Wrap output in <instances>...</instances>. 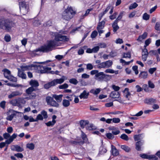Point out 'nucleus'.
I'll return each instance as SVG.
<instances>
[{
    "label": "nucleus",
    "instance_id": "nucleus-26",
    "mask_svg": "<svg viewBox=\"0 0 160 160\" xmlns=\"http://www.w3.org/2000/svg\"><path fill=\"white\" fill-rule=\"evenodd\" d=\"M118 22L117 21H115L112 24V27L113 28V31L116 32L119 28V27L118 25Z\"/></svg>",
    "mask_w": 160,
    "mask_h": 160
},
{
    "label": "nucleus",
    "instance_id": "nucleus-38",
    "mask_svg": "<svg viewBox=\"0 0 160 160\" xmlns=\"http://www.w3.org/2000/svg\"><path fill=\"white\" fill-rule=\"evenodd\" d=\"M7 79L10 81L14 82H17V78L12 75L9 77Z\"/></svg>",
    "mask_w": 160,
    "mask_h": 160
},
{
    "label": "nucleus",
    "instance_id": "nucleus-13",
    "mask_svg": "<svg viewBox=\"0 0 160 160\" xmlns=\"http://www.w3.org/2000/svg\"><path fill=\"white\" fill-rule=\"evenodd\" d=\"M120 94L118 92L112 91L110 94V97L112 98H117L119 97Z\"/></svg>",
    "mask_w": 160,
    "mask_h": 160
},
{
    "label": "nucleus",
    "instance_id": "nucleus-4",
    "mask_svg": "<svg viewBox=\"0 0 160 160\" xmlns=\"http://www.w3.org/2000/svg\"><path fill=\"white\" fill-rule=\"evenodd\" d=\"M76 13L72 7H68L63 12L62 18L66 20H69L73 17Z\"/></svg>",
    "mask_w": 160,
    "mask_h": 160
},
{
    "label": "nucleus",
    "instance_id": "nucleus-29",
    "mask_svg": "<svg viewBox=\"0 0 160 160\" xmlns=\"http://www.w3.org/2000/svg\"><path fill=\"white\" fill-rule=\"evenodd\" d=\"M107 152V150L106 148H104L103 147H101L99 149V151L98 154L102 155L106 153Z\"/></svg>",
    "mask_w": 160,
    "mask_h": 160
},
{
    "label": "nucleus",
    "instance_id": "nucleus-21",
    "mask_svg": "<svg viewBox=\"0 0 160 160\" xmlns=\"http://www.w3.org/2000/svg\"><path fill=\"white\" fill-rule=\"evenodd\" d=\"M18 76L23 79H26L27 78L26 75L23 72L19 69L18 72Z\"/></svg>",
    "mask_w": 160,
    "mask_h": 160
},
{
    "label": "nucleus",
    "instance_id": "nucleus-44",
    "mask_svg": "<svg viewBox=\"0 0 160 160\" xmlns=\"http://www.w3.org/2000/svg\"><path fill=\"white\" fill-rule=\"evenodd\" d=\"M123 55L122 58H131V53L130 52H128L127 53H123Z\"/></svg>",
    "mask_w": 160,
    "mask_h": 160
},
{
    "label": "nucleus",
    "instance_id": "nucleus-8",
    "mask_svg": "<svg viewBox=\"0 0 160 160\" xmlns=\"http://www.w3.org/2000/svg\"><path fill=\"white\" fill-rule=\"evenodd\" d=\"M46 100L47 104L51 106L58 108L59 104L56 101L54 100L50 96H48L46 98Z\"/></svg>",
    "mask_w": 160,
    "mask_h": 160
},
{
    "label": "nucleus",
    "instance_id": "nucleus-60",
    "mask_svg": "<svg viewBox=\"0 0 160 160\" xmlns=\"http://www.w3.org/2000/svg\"><path fill=\"white\" fill-rule=\"evenodd\" d=\"M16 99H12L9 102V103L13 106H16Z\"/></svg>",
    "mask_w": 160,
    "mask_h": 160
},
{
    "label": "nucleus",
    "instance_id": "nucleus-36",
    "mask_svg": "<svg viewBox=\"0 0 160 160\" xmlns=\"http://www.w3.org/2000/svg\"><path fill=\"white\" fill-rule=\"evenodd\" d=\"M126 92H127V93H126V94L125 97L126 98L128 99V100H129V99L128 98V97L130 96L131 94L130 92L129 91V89L128 88H126L123 91L124 93H125Z\"/></svg>",
    "mask_w": 160,
    "mask_h": 160
},
{
    "label": "nucleus",
    "instance_id": "nucleus-63",
    "mask_svg": "<svg viewBox=\"0 0 160 160\" xmlns=\"http://www.w3.org/2000/svg\"><path fill=\"white\" fill-rule=\"evenodd\" d=\"M112 122L115 123H118L120 122V120L119 118H113L112 119Z\"/></svg>",
    "mask_w": 160,
    "mask_h": 160
},
{
    "label": "nucleus",
    "instance_id": "nucleus-6",
    "mask_svg": "<svg viewBox=\"0 0 160 160\" xmlns=\"http://www.w3.org/2000/svg\"><path fill=\"white\" fill-rule=\"evenodd\" d=\"M111 78V75L105 74L103 72H98L94 76L95 79L98 81L109 80Z\"/></svg>",
    "mask_w": 160,
    "mask_h": 160
},
{
    "label": "nucleus",
    "instance_id": "nucleus-45",
    "mask_svg": "<svg viewBox=\"0 0 160 160\" xmlns=\"http://www.w3.org/2000/svg\"><path fill=\"white\" fill-rule=\"evenodd\" d=\"M150 18V15L148 14L147 13H144L142 16V18L143 19L147 20H148Z\"/></svg>",
    "mask_w": 160,
    "mask_h": 160
},
{
    "label": "nucleus",
    "instance_id": "nucleus-47",
    "mask_svg": "<svg viewBox=\"0 0 160 160\" xmlns=\"http://www.w3.org/2000/svg\"><path fill=\"white\" fill-rule=\"evenodd\" d=\"M149 158L148 159L149 160H158V158H157L155 155H150L149 156Z\"/></svg>",
    "mask_w": 160,
    "mask_h": 160
},
{
    "label": "nucleus",
    "instance_id": "nucleus-54",
    "mask_svg": "<svg viewBox=\"0 0 160 160\" xmlns=\"http://www.w3.org/2000/svg\"><path fill=\"white\" fill-rule=\"evenodd\" d=\"M132 69L135 72V73L136 75H137L138 73V66L135 65L133 66Z\"/></svg>",
    "mask_w": 160,
    "mask_h": 160
},
{
    "label": "nucleus",
    "instance_id": "nucleus-62",
    "mask_svg": "<svg viewBox=\"0 0 160 160\" xmlns=\"http://www.w3.org/2000/svg\"><path fill=\"white\" fill-rule=\"evenodd\" d=\"M86 68L88 70H91L93 68V66L91 63H88L87 65Z\"/></svg>",
    "mask_w": 160,
    "mask_h": 160
},
{
    "label": "nucleus",
    "instance_id": "nucleus-20",
    "mask_svg": "<svg viewBox=\"0 0 160 160\" xmlns=\"http://www.w3.org/2000/svg\"><path fill=\"white\" fill-rule=\"evenodd\" d=\"M12 113L7 118V119L8 120L11 121L12 120L14 117L16 116V113H19V112L15 111L14 110H12Z\"/></svg>",
    "mask_w": 160,
    "mask_h": 160
},
{
    "label": "nucleus",
    "instance_id": "nucleus-24",
    "mask_svg": "<svg viewBox=\"0 0 160 160\" xmlns=\"http://www.w3.org/2000/svg\"><path fill=\"white\" fill-rule=\"evenodd\" d=\"M105 24V21L104 20H103L101 22H99L97 27V29H98L99 28L102 29L104 28Z\"/></svg>",
    "mask_w": 160,
    "mask_h": 160
},
{
    "label": "nucleus",
    "instance_id": "nucleus-18",
    "mask_svg": "<svg viewBox=\"0 0 160 160\" xmlns=\"http://www.w3.org/2000/svg\"><path fill=\"white\" fill-rule=\"evenodd\" d=\"M89 95V92H87L86 90H84L83 92L81 93L79 97L80 98L87 99Z\"/></svg>",
    "mask_w": 160,
    "mask_h": 160
},
{
    "label": "nucleus",
    "instance_id": "nucleus-52",
    "mask_svg": "<svg viewBox=\"0 0 160 160\" xmlns=\"http://www.w3.org/2000/svg\"><path fill=\"white\" fill-rule=\"evenodd\" d=\"M6 102L3 101L0 103V107L3 109H4L5 107Z\"/></svg>",
    "mask_w": 160,
    "mask_h": 160
},
{
    "label": "nucleus",
    "instance_id": "nucleus-25",
    "mask_svg": "<svg viewBox=\"0 0 160 160\" xmlns=\"http://www.w3.org/2000/svg\"><path fill=\"white\" fill-rule=\"evenodd\" d=\"M147 36V33L145 32L142 35L139 36L137 40L139 41H141L143 39H145Z\"/></svg>",
    "mask_w": 160,
    "mask_h": 160
},
{
    "label": "nucleus",
    "instance_id": "nucleus-56",
    "mask_svg": "<svg viewBox=\"0 0 160 160\" xmlns=\"http://www.w3.org/2000/svg\"><path fill=\"white\" fill-rule=\"evenodd\" d=\"M99 46H96L92 48V52L93 53L97 52L99 50Z\"/></svg>",
    "mask_w": 160,
    "mask_h": 160
},
{
    "label": "nucleus",
    "instance_id": "nucleus-37",
    "mask_svg": "<svg viewBox=\"0 0 160 160\" xmlns=\"http://www.w3.org/2000/svg\"><path fill=\"white\" fill-rule=\"evenodd\" d=\"M27 148L29 149L30 150H33L35 147L33 143H28L27 144Z\"/></svg>",
    "mask_w": 160,
    "mask_h": 160
},
{
    "label": "nucleus",
    "instance_id": "nucleus-51",
    "mask_svg": "<svg viewBox=\"0 0 160 160\" xmlns=\"http://www.w3.org/2000/svg\"><path fill=\"white\" fill-rule=\"evenodd\" d=\"M98 33L97 31H94L92 32L91 37L92 38H95L98 35Z\"/></svg>",
    "mask_w": 160,
    "mask_h": 160
},
{
    "label": "nucleus",
    "instance_id": "nucleus-49",
    "mask_svg": "<svg viewBox=\"0 0 160 160\" xmlns=\"http://www.w3.org/2000/svg\"><path fill=\"white\" fill-rule=\"evenodd\" d=\"M141 134H139L138 135H136L134 136V138L135 141H139L141 140Z\"/></svg>",
    "mask_w": 160,
    "mask_h": 160
},
{
    "label": "nucleus",
    "instance_id": "nucleus-34",
    "mask_svg": "<svg viewBox=\"0 0 160 160\" xmlns=\"http://www.w3.org/2000/svg\"><path fill=\"white\" fill-rule=\"evenodd\" d=\"M81 137L82 139L83 140L88 143V138H87L86 135L82 131H81Z\"/></svg>",
    "mask_w": 160,
    "mask_h": 160
},
{
    "label": "nucleus",
    "instance_id": "nucleus-15",
    "mask_svg": "<svg viewBox=\"0 0 160 160\" xmlns=\"http://www.w3.org/2000/svg\"><path fill=\"white\" fill-rule=\"evenodd\" d=\"M63 95L60 94L59 95H57L56 94H53L52 96V98H54L58 102H61L62 100V97Z\"/></svg>",
    "mask_w": 160,
    "mask_h": 160
},
{
    "label": "nucleus",
    "instance_id": "nucleus-2",
    "mask_svg": "<svg viewBox=\"0 0 160 160\" xmlns=\"http://www.w3.org/2000/svg\"><path fill=\"white\" fill-rule=\"evenodd\" d=\"M14 26V22L11 20L4 18H0V29L9 32Z\"/></svg>",
    "mask_w": 160,
    "mask_h": 160
},
{
    "label": "nucleus",
    "instance_id": "nucleus-22",
    "mask_svg": "<svg viewBox=\"0 0 160 160\" xmlns=\"http://www.w3.org/2000/svg\"><path fill=\"white\" fill-rule=\"evenodd\" d=\"M16 106L18 107H20L21 104H24L25 103V101L23 99L21 98H19L16 99Z\"/></svg>",
    "mask_w": 160,
    "mask_h": 160
},
{
    "label": "nucleus",
    "instance_id": "nucleus-64",
    "mask_svg": "<svg viewBox=\"0 0 160 160\" xmlns=\"http://www.w3.org/2000/svg\"><path fill=\"white\" fill-rule=\"evenodd\" d=\"M155 28L157 30H160V24L159 22H156L155 27Z\"/></svg>",
    "mask_w": 160,
    "mask_h": 160
},
{
    "label": "nucleus",
    "instance_id": "nucleus-43",
    "mask_svg": "<svg viewBox=\"0 0 160 160\" xmlns=\"http://www.w3.org/2000/svg\"><path fill=\"white\" fill-rule=\"evenodd\" d=\"M144 90L146 92H149L151 91L149 89V87L147 84H144L143 86Z\"/></svg>",
    "mask_w": 160,
    "mask_h": 160
},
{
    "label": "nucleus",
    "instance_id": "nucleus-9",
    "mask_svg": "<svg viewBox=\"0 0 160 160\" xmlns=\"http://www.w3.org/2000/svg\"><path fill=\"white\" fill-rule=\"evenodd\" d=\"M12 151H16L17 152H22L24 151L23 148L18 145H12L11 147Z\"/></svg>",
    "mask_w": 160,
    "mask_h": 160
},
{
    "label": "nucleus",
    "instance_id": "nucleus-17",
    "mask_svg": "<svg viewBox=\"0 0 160 160\" xmlns=\"http://www.w3.org/2000/svg\"><path fill=\"white\" fill-rule=\"evenodd\" d=\"M17 137V134L16 133H13L11 136H10V138L6 140V142L8 144H10Z\"/></svg>",
    "mask_w": 160,
    "mask_h": 160
},
{
    "label": "nucleus",
    "instance_id": "nucleus-11",
    "mask_svg": "<svg viewBox=\"0 0 160 160\" xmlns=\"http://www.w3.org/2000/svg\"><path fill=\"white\" fill-rule=\"evenodd\" d=\"M22 93L18 91H16L12 92L11 94L8 95V97L9 99H11L12 98L17 96L21 95Z\"/></svg>",
    "mask_w": 160,
    "mask_h": 160
},
{
    "label": "nucleus",
    "instance_id": "nucleus-40",
    "mask_svg": "<svg viewBox=\"0 0 160 160\" xmlns=\"http://www.w3.org/2000/svg\"><path fill=\"white\" fill-rule=\"evenodd\" d=\"M120 137L121 139L126 141L129 140L128 136L125 134H123L121 135Z\"/></svg>",
    "mask_w": 160,
    "mask_h": 160
},
{
    "label": "nucleus",
    "instance_id": "nucleus-35",
    "mask_svg": "<svg viewBox=\"0 0 160 160\" xmlns=\"http://www.w3.org/2000/svg\"><path fill=\"white\" fill-rule=\"evenodd\" d=\"M35 91V89L32 87H30L27 89L26 90V93L28 94H31L32 92Z\"/></svg>",
    "mask_w": 160,
    "mask_h": 160
},
{
    "label": "nucleus",
    "instance_id": "nucleus-1",
    "mask_svg": "<svg viewBox=\"0 0 160 160\" xmlns=\"http://www.w3.org/2000/svg\"><path fill=\"white\" fill-rule=\"evenodd\" d=\"M54 39L48 41L47 44H44L34 50L35 52H47L52 50V48L57 45L56 42H67L69 38L67 36L56 33L54 35Z\"/></svg>",
    "mask_w": 160,
    "mask_h": 160
},
{
    "label": "nucleus",
    "instance_id": "nucleus-41",
    "mask_svg": "<svg viewBox=\"0 0 160 160\" xmlns=\"http://www.w3.org/2000/svg\"><path fill=\"white\" fill-rule=\"evenodd\" d=\"M107 137L109 139H112L114 138V136L113 134L111 133H107L106 134Z\"/></svg>",
    "mask_w": 160,
    "mask_h": 160
},
{
    "label": "nucleus",
    "instance_id": "nucleus-50",
    "mask_svg": "<svg viewBox=\"0 0 160 160\" xmlns=\"http://www.w3.org/2000/svg\"><path fill=\"white\" fill-rule=\"evenodd\" d=\"M56 123L52 121H49L48 122L45 123L46 125L48 127L52 126H53Z\"/></svg>",
    "mask_w": 160,
    "mask_h": 160
},
{
    "label": "nucleus",
    "instance_id": "nucleus-12",
    "mask_svg": "<svg viewBox=\"0 0 160 160\" xmlns=\"http://www.w3.org/2000/svg\"><path fill=\"white\" fill-rule=\"evenodd\" d=\"M29 84L33 88L37 87L39 86V83L38 81L35 80H31L29 82Z\"/></svg>",
    "mask_w": 160,
    "mask_h": 160
},
{
    "label": "nucleus",
    "instance_id": "nucleus-58",
    "mask_svg": "<svg viewBox=\"0 0 160 160\" xmlns=\"http://www.w3.org/2000/svg\"><path fill=\"white\" fill-rule=\"evenodd\" d=\"M148 83L149 88H155L154 84L150 81H148Z\"/></svg>",
    "mask_w": 160,
    "mask_h": 160
},
{
    "label": "nucleus",
    "instance_id": "nucleus-55",
    "mask_svg": "<svg viewBox=\"0 0 160 160\" xmlns=\"http://www.w3.org/2000/svg\"><path fill=\"white\" fill-rule=\"evenodd\" d=\"M123 15V12H121L120 13L119 16L115 20V21H117V22H118V21L120 20L122 18V17Z\"/></svg>",
    "mask_w": 160,
    "mask_h": 160
},
{
    "label": "nucleus",
    "instance_id": "nucleus-10",
    "mask_svg": "<svg viewBox=\"0 0 160 160\" xmlns=\"http://www.w3.org/2000/svg\"><path fill=\"white\" fill-rule=\"evenodd\" d=\"M144 102L148 105H152L156 102V100L152 98H146L145 99Z\"/></svg>",
    "mask_w": 160,
    "mask_h": 160
},
{
    "label": "nucleus",
    "instance_id": "nucleus-30",
    "mask_svg": "<svg viewBox=\"0 0 160 160\" xmlns=\"http://www.w3.org/2000/svg\"><path fill=\"white\" fill-rule=\"evenodd\" d=\"M148 76V73L146 72H141L139 75V77L141 78H146Z\"/></svg>",
    "mask_w": 160,
    "mask_h": 160
},
{
    "label": "nucleus",
    "instance_id": "nucleus-7",
    "mask_svg": "<svg viewBox=\"0 0 160 160\" xmlns=\"http://www.w3.org/2000/svg\"><path fill=\"white\" fill-rule=\"evenodd\" d=\"M19 8L20 12L23 15H25L28 12L29 6L26 4L25 2L22 1L19 2Z\"/></svg>",
    "mask_w": 160,
    "mask_h": 160
},
{
    "label": "nucleus",
    "instance_id": "nucleus-19",
    "mask_svg": "<svg viewBox=\"0 0 160 160\" xmlns=\"http://www.w3.org/2000/svg\"><path fill=\"white\" fill-rule=\"evenodd\" d=\"M2 72H4V76L7 78L11 75L10 71L7 68L3 69Z\"/></svg>",
    "mask_w": 160,
    "mask_h": 160
},
{
    "label": "nucleus",
    "instance_id": "nucleus-59",
    "mask_svg": "<svg viewBox=\"0 0 160 160\" xmlns=\"http://www.w3.org/2000/svg\"><path fill=\"white\" fill-rule=\"evenodd\" d=\"M14 156L18 158H23V155L22 153H18L15 154Z\"/></svg>",
    "mask_w": 160,
    "mask_h": 160
},
{
    "label": "nucleus",
    "instance_id": "nucleus-48",
    "mask_svg": "<svg viewBox=\"0 0 160 160\" xmlns=\"http://www.w3.org/2000/svg\"><path fill=\"white\" fill-rule=\"evenodd\" d=\"M97 67L99 68H105L104 62H101L97 65Z\"/></svg>",
    "mask_w": 160,
    "mask_h": 160
},
{
    "label": "nucleus",
    "instance_id": "nucleus-27",
    "mask_svg": "<svg viewBox=\"0 0 160 160\" xmlns=\"http://www.w3.org/2000/svg\"><path fill=\"white\" fill-rule=\"evenodd\" d=\"M89 122L88 120H81L80 122V124L81 127L83 128L87 124H88Z\"/></svg>",
    "mask_w": 160,
    "mask_h": 160
},
{
    "label": "nucleus",
    "instance_id": "nucleus-16",
    "mask_svg": "<svg viewBox=\"0 0 160 160\" xmlns=\"http://www.w3.org/2000/svg\"><path fill=\"white\" fill-rule=\"evenodd\" d=\"M112 153L113 156H117L119 154V152L113 145H112Z\"/></svg>",
    "mask_w": 160,
    "mask_h": 160
},
{
    "label": "nucleus",
    "instance_id": "nucleus-31",
    "mask_svg": "<svg viewBox=\"0 0 160 160\" xmlns=\"http://www.w3.org/2000/svg\"><path fill=\"white\" fill-rule=\"evenodd\" d=\"M62 104L64 107H67L70 105V103L68 100L63 99L62 101Z\"/></svg>",
    "mask_w": 160,
    "mask_h": 160
},
{
    "label": "nucleus",
    "instance_id": "nucleus-32",
    "mask_svg": "<svg viewBox=\"0 0 160 160\" xmlns=\"http://www.w3.org/2000/svg\"><path fill=\"white\" fill-rule=\"evenodd\" d=\"M40 114L43 117V119H47L48 118V115L47 114V112L44 110H42Z\"/></svg>",
    "mask_w": 160,
    "mask_h": 160
},
{
    "label": "nucleus",
    "instance_id": "nucleus-39",
    "mask_svg": "<svg viewBox=\"0 0 160 160\" xmlns=\"http://www.w3.org/2000/svg\"><path fill=\"white\" fill-rule=\"evenodd\" d=\"M69 82L72 84H74V85H76L78 83V81L75 78H72L69 80Z\"/></svg>",
    "mask_w": 160,
    "mask_h": 160
},
{
    "label": "nucleus",
    "instance_id": "nucleus-5",
    "mask_svg": "<svg viewBox=\"0 0 160 160\" xmlns=\"http://www.w3.org/2000/svg\"><path fill=\"white\" fill-rule=\"evenodd\" d=\"M65 77L63 76L62 78L54 79L51 82H48L44 86V87L46 89H48L51 87L54 86L58 84H61L64 81Z\"/></svg>",
    "mask_w": 160,
    "mask_h": 160
},
{
    "label": "nucleus",
    "instance_id": "nucleus-14",
    "mask_svg": "<svg viewBox=\"0 0 160 160\" xmlns=\"http://www.w3.org/2000/svg\"><path fill=\"white\" fill-rule=\"evenodd\" d=\"M43 120V117L40 114H38L36 119H34L32 117H31L29 119V121L30 122H37L38 120Z\"/></svg>",
    "mask_w": 160,
    "mask_h": 160
},
{
    "label": "nucleus",
    "instance_id": "nucleus-42",
    "mask_svg": "<svg viewBox=\"0 0 160 160\" xmlns=\"http://www.w3.org/2000/svg\"><path fill=\"white\" fill-rule=\"evenodd\" d=\"M68 87V85L67 84L64 83L62 85H59L58 88L60 89H65L67 88Z\"/></svg>",
    "mask_w": 160,
    "mask_h": 160
},
{
    "label": "nucleus",
    "instance_id": "nucleus-61",
    "mask_svg": "<svg viewBox=\"0 0 160 160\" xmlns=\"http://www.w3.org/2000/svg\"><path fill=\"white\" fill-rule=\"evenodd\" d=\"M112 88L114 90V91H115L116 92H118L120 89V87L119 86H116L115 85H113L112 86Z\"/></svg>",
    "mask_w": 160,
    "mask_h": 160
},
{
    "label": "nucleus",
    "instance_id": "nucleus-28",
    "mask_svg": "<svg viewBox=\"0 0 160 160\" xmlns=\"http://www.w3.org/2000/svg\"><path fill=\"white\" fill-rule=\"evenodd\" d=\"M104 63L105 66V68H109L110 67L112 64V62L110 60H109L108 61L104 62Z\"/></svg>",
    "mask_w": 160,
    "mask_h": 160
},
{
    "label": "nucleus",
    "instance_id": "nucleus-46",
    "mask_svg": "<svg viewBox=\"0 0 160 160\" xmlns=\"http://www.w3.org/2000/svg\"><path fill=\"white\" fill-rule=\"evenodd\" d=\"M138 6V4L136 2H134V3L131 4L130 6L129 7V9H132L136 8Z\"/></svg>",
    "mask_w": 160,
    "mask_h": 160
},
{
    "label": "nucleus",
    "instance_id": "nucleus-3",
    "mask_svg": "<svg viewBox=\"0 0 160 160\" xmlns=\"http://www.w3.org/2000/svg\"><path fill=\"white\" fill-rule=\"evenodd\" d=\"M33 67L37 68L38 69H40V72L41 73H47L48 71L51 70V68L43 67L39 65L33 64L28 66H22L21 68H22L24 70H28L31 69Z\"/></svg>",
    "mask_w": 160,
    "mask_h": 160
},
{
    "label": "nucleus",
    "instance_id": "nucleus-33",
    "mask_svg": "<svg viewBox=\"0 0 160 160\" xmlns=\"http://www.w3.org/2000/svg\"><path fill=\"white\" fill-rule=\"evenodd\" d=\"M121 148L122 149L127 152H129L131 150V149L129 147L125 145H121Z\"/></svg>",
    "mask_w": 160,
    "mask_h": 160
},
{
    "label": "nucleus",
    "instance_id": "nucleus-57",
    "mask_svg": "<svg viewBox=\"0 0 160 160\" xmlns=\"http://www.w3.org/2000/svg\"><path fill=\"white\" fill-rule=\"evenodd\" d=\"M150 155H148L145 154H140V156L141 157L143 158L148 159L149 158Z\"/></svg>",
    "mask_w": 160,
    "mask_h": 160
},
{
    "label": "nucleus",
    "instance_id": "nucleus-23",
    "mask_svg": "<svg viewBox=\"0 0 160 160\" xmlns=\"http://www.w3.org/2000/svg\"><path fill=\"white\" fill-rule=\"evenodd\" d=\"M143 143L139 141L137 142L135 144V148L138 151H140L141 150V146L142 145Z\"/></svg>",
    "mask_w": 160,
    "mask_h": 160
},
{
    "label": "nucleus",
    "instance_id": "nucleus-53",
    "mask_svg": "<svg viewBox=\"0 0 160 160\" xmlns=\"http://www.w3.org/2000/svg\"><path fill=\"white\" fill-rule=\"evenodd\" d=\"M92 10V8L89 9L87 10L85 13L82 16V17H81V19H82L84 18V17L87 16L89 13L90 11Z\"/></svg>",
    "mask_w": 160,
    "mask_h": 160
}]
</instances>
